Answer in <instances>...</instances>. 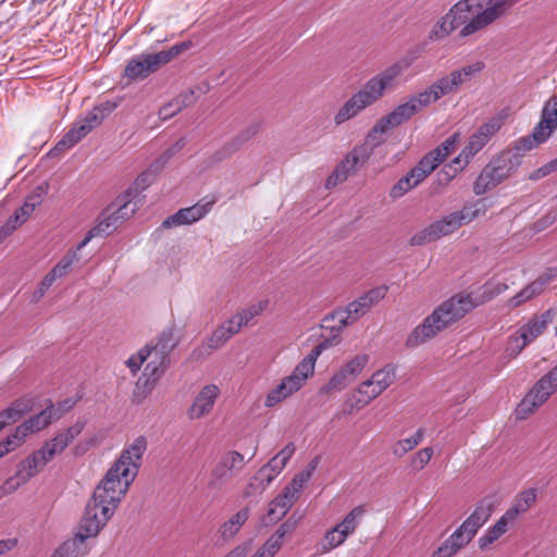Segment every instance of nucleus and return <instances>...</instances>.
<instances>
[{"instance_id":"35","label":"nucleus","mask_w":557,"mask_h":557,"mask_svg":"<svg viewBox=\"0 0 557 557\" xmlns=\"http://www.w3.org/2000/svg\"><path fill=\"white\" fill-rule=\"evenodd\" d=\"M347 537L348 536L335 525L325 533L322 541L318 544V550L320 554H326L344 544Z\"/></svg>"},{"instance_id":"48","label":"nucleus","mask_w":557,"mask_h":557,"mask_svg":"<svg viewBox=\"0 0 557 557\" xmlns=\"http://www.w3.org/2000/svg\"><path fill=\"white\" fill-rule=\"evenodd\" d=\"M81 249L70 250L57 263V265L49 272L55 280L66 274L70 267L78 261V251Z\"/></svg>"},{"instance_id":"19","label":"nucleus","mask_w":557,"mask_h":557,"mask_svg":"<svg viewBox=\"0 0 557 557\" xmlns=\"http://www.w3.org/2000/svg\"><path fill=\"white\" fill-rule=\"evenodd\" d=\"M161 66L156 53H141L128 61L125 76L131 79H144Z\"/></svg>"},{"instance_id":"50","label":"nucleus","mask_w":557,"mask_h":557,"mask_svg":"<svg viewBox=\"0 0 557 557\" xmlns=\"http://www.w3.org/2000/svg\"><path fill=\"white\" fill-rule=\"evenodd\" d=\"M269 306V300L263 299L258 302L249 305L247 308L237 312L243 323L247 325L252 319L259 317Z\"/></svg>"},{"instance_id":"21","label":"nucleus","mask_w":557,"mask_h":557,"mask_svg":"<svg viewBox=\"0 0 557 557\" xmlns=\"http://www.w3.org/2000/svg\"><path fill=\"white\" fill-rule=\"evenodd\" d=\"M121 224L117 215L113 213V207L108 206L100 218L97 225H95L86 234L85 238L78 244L77 249H83L92 238L111 234L117 225Z\"/></svg>"},{"instance_id":"41","label":"nucleus","mask_w":557,"mask_h":557,"mask_svg":"<svg viewBox=\"0 0 557 557\" xmlns=\"http://www.w3.org/2000/svg\"><path fill=\"white\" fill-rule=\"evenodd\" d=\"M431 88L436 99L440 100L442 97L447 96L449 94L456 92L459 88L458 83L454 78L453 74L449 73L446 76H443L435 81Z\"/></svg>"},{"instance_id":"40","label":"nucleus","mask_w":557,"mask_h":557,"mask_svg":"<svg viewBox=\"0 0 557 557\" xmlns=\"http://www.w3.org/2000/svg\"><path fill=\"white\" fill-rule=\"evenodd\" d=\"M437 166L433 163L430 158L424 156L418 164L410 170L409 177L412 181V185L416 187L421 184Z\"/></svg>"},{"instance_id":"13","label":"nucleus","mask_w":557,"mask_h":557,"mask_svg":"<svg viewBox=\"0 0 557 557\" xmlns=\"http://www.w3.org/2000/svg\"><path fill=\"white\" fill-rule=\"evenodd\" d=\"M244 466L245 458L242 454L235 450L225 453L212 469L208 481V487L210 490H220L235 474H237Z\"/></svg>"},{"instance_id":"16","label":"nucleus","mask_w":557,"mask_h":557,"mask_svg":"<svg viewBox=\"0 0 557 557\" xmlns=\"http://www.w3.org/2000/svg\"><path fill=\"white\" fill-rule=\"evenodd\" d=\"M221 391L215 384L205 385L195 396L193 404L187 410V416L190 420H199L209 416L215 405L216 399L220 397Z\"/></svg>"},{"instance_id":"34","label":"nucleus","mask_w":557,"mask_h":557,"mask_svg":"<svg viewBox=\"0 0 557 557\" xmlns=\"http://www.w3.org/2000/svg\"><path fill=\"white\" fill-rule=\"evenodd\" d=\"M395 376V367L392 364H387L382 369L375 371L367 381L376 388V393L382 394L387 387H389L394 383Z\"/></svg>"},{"instance_id":"59","label":"nucleus","mask_w":557,"mask_h":557,"mask_svg":"<svg viewBox=\"0 0 557 557\" xmlns=\"http://www.w3.org/2000/svg\"><path fill=\"white\" fill-rule=\"evenodd\" d=\"M434 450L432 447H424L417 451L411 458L412 468L416 470L423 469L430 462Z\"/></svg>"},{"instance_id":"54","label":"nucleus","mask_w":557,"mask_h":557,"mask_svg":"<svg viewBox=\"0 0 557 557\" xmlns=\"http://www.w3.org/2000/svg\"><path fill=\"white\" fill-rule=\"evenodd\" d=\"M409 100L414 104L417 112L437 101L431 86L418 95L410 97Z\"/></svg>"},{"instance_id":"11","label":"nucleus","mask_w":557,"mask_h":557,"mask_svg":"<svg viewBox=\"0 0 557 557\" xmlns=\"http://www.w3.org/2000/svg\"><path fill=\"white\" fill-rule=\"evenodd\" d=\"M329 346V342L324 341L318 344L293 370V372L285 376L280 384V392L288 398L294 393L298 392L313 374L318 357Z\"/></svg>"},{"instance_id":"62","label":"nucleus","mask_w":557,"mask_h":557,"mask_svg":"<svg viewBox=\"0 0 557 557\" xmlns=\"http://www.w3.org/2000/svg\"><path fill=\"white\" fill-rule=\"evenodd\" d=\"M295 529L296 521L288 519L285 522H283L271 536L278 541L281 544H283L285 536L292 533Z\"/></svg>"},{"instance_id":"8","label":"nucleus","mask_w":557,"mask_h":557,"mask_svg":"<svg viewBox=\"0 0 557 557\" xmlns=\"http://www.w3.org/2000/svg\"><path fill=\"white\" fill-rule=\"evenodd\" d=\"M115 103H101L92 108L86 115L76 120L72 127L58 141L51 153L57 151H65L74 147L83 138H85L94 128L99 126L104 117L114 109Z\"/></svg>"},{"instance_id":"6","label":"nucleus","mask_w":557,"mask_h":557,"mask_svg":"<svg viewBox=\"0 0 557 557\" xmlns=\"http://www.w3.org/2000/svg\"><path fill=\"white\" fill-rule=\"evenodd\" d=\"M486 210L487 207L484 200L466 205L460 211L451 212L412 235L409 244L411 246H422L450 235L461 225L470 223L480 214H484Z\"/></svg>"},{"instance_id":"58","label":"nucleus","mask_w":557,"mask_h":557,"mask_svg":"<svg viewBox=\"0 0 557 557\" xmlns=\"http://www.w3.org/2000/svg\"><path fill=\"white\" fill-rule=\"evenodd\" d=\"M529 344H524V339L521 337V334L518 332L517 334H512L508 338L507 347H506V355L508 357L515 358L517 357L525 346Z\"/></svg>"},{"instance_id":"51","label":"nucleus","mask_w":557,"mask_h":557,"mask_svg":"<svg viewBox=\"0 0 557 557\" xmlns=\"http://www.w3.org/2000/svg\"><path fill=\"white\" fill-rule=\"evenodd\" d=\"M176 346V342L174 339V334L171 330L163 331L154 345L151 347L157 349L160 354H163V356L170 357V352L173 350V348Z\"/></svg>"},{"instance_id":"20","label":"nucleus","mask_w":557,"mask_h":557,"mask_svg":"<svg viewBox=\"0 0 557 557\" xmlns=\"http://www.w3.org/2000/svg\"><path fill=\"white\" fill-rule=\"evenodd\" d=\"M285 466V463H283L274 456L253 475V478L248 484V488L251 491H247L246 495H250L251 493L255 492L262 493L271 484V482L282 472Z\"/></svg>"},{"instance_id":"60","label":"nucleus","mask_w":557,"mask_h":557,"mask_svg":"<svg viewBox=\"0 0 557 557\" xmlns=\"http://www.w3.org/2000/svg\"><path fill=\"white\" fill-rule=\"evenodd\" d=\"M26 437L24 434L18 433V428L16 426L14 432L9 435L4 441L0 442L3 448H8V454L10 451L18 448L24 442Z\"/></svg>"},{"instance_id":"28","label":"nucleus","mask_w":557,"mask_h":557,"mask_svg":"<svg viewBox=\"0 0 557 557\" xmlns=\"http://www.w3.org/2000/svg\"><path fill=\"white\" fill-rule=\"evenodd\" d=\"M250 516V509L244 507L233 515L227 521H225L220 528L221 537L225 541L234 539L239 532L244 523Z\"/></svg>"},{"instance_id":"38","label":"nucleus","mask_w":557,"mask_h":557,"mask_svg":"<svg viewBox=\"0 0 557 557\" xmlns=\"http://www.w3.org/2000/svg\"><path fill=\"white\" fill-rule=\"evenodd\" d=\"M424 438V430L422 428L418 429L416 433L404 440H399L396 442L392 448L394 456L401 458L408 451L414 449Z\"/></svg>"},{"instance_id":"3","label":"nucleus","mask_w":557,"mask_h":557,"mask_svg":"<svg viewBox=\"0 0 557 557\" xmlns=\"http://www.w3.org/2000/svg\"><path fill=\"white\" fill-rule=\"evenodd\" d=\"M410 65V59H400L386 67L380 74L369 79L358 92L352 95L343 104L334 116V123L336 125H341L357 116L362 110L377 101L386 89L394 86L397 77L400 76Z\"/></svg>"},{"instance_id":"44","label":"nucleus","mask_w":557,"mask_h":557,"mask_svg":"<svg viewBox=\"0 0 557 557\" xmlns=\"http://www.w3.org/2000/svg\"><path fill=\"white\" fill-rule=\"evenodd\" d=\"M369 362L367 354H360L350 359L341 369L351 380V382L362 372Z\"/></svg>"},{"instance_id":"49","label":"nucleus","mask_w":557,"mask_h":557,"mask_svg":"<svg viewBox=\"0 0 557 557\" xmlns=\"http://www.w3.org/2000/svg\"><path fill=\"white\" fill-rule=\"evenodd\" d=\"M467 164H463V159L460 163H455V159L446 164L436 175V182L441 186H446L456 174L461 171Z\"/></svg>"},{"instance_id":"15","label":"nucleus","mask_w":557,"mask_h":557,"mask_svg":"<svg viewBox=\"0 0 557 557\" xmlns=\"http://www.w3.org/2000/svg\"><path fill=\"white\" fill-rule=\"evenodd\" d=\"M469 18L461 0L457 1L448 12L433 25L429 33V39L436 41L448 37L459 26L462 25L463 27Z\"/></svg>"},{"instance_id":"63","label":"nucleus","mask_w":557,"mask_h":557,"mask_svg":"<svg viewBox=\"0 0 557 557\" xmlns=\"http://www.w3.org/2000/svg\"><path fill=\"white\" fill-rule=\"evenodd\" d=\"M55 278L48 272L46 276L40 282L38 288L34 292L32 300L37 302L40 300L46 292L51 287V285L54 283Z\"/></svg>"},{"instance_id":"45","label":"nucleus","mask_w":557,"mask_h":557,"mask_svg":"<svg viewBox=\"0 0 557 557\" xmlns=\"http://www.w3.org/2000/svg\"><path fill=\"white\" fill-rule=\"evenodd\" d=\"M485 67L484 62L478 61L466 65L457 71L450 72L459 86L469 82L473 76L482 72Z\"/></svg>"},{"instance_id":"5","label":"nucleus","mask_w":557,"mask_h":557,"mask_svg":"<svg viewBox=\"0 0 557 557\" xmlns=\"http://www.w3.org/2000/svg\"><path fill=\"white\" fill-rule=\"evenodd\" d=\"M521 0H461L468 23L459 30L460 38L471 37L509 16Z\"/></svg>"},{"instance_id":"14","label":"nucleus","mask_w":557,"mask_h":557,"mask_svg":"<svg viewBox=\"0 0 557 557\" xmlns=\"http://www.w3.org/2000/svg\"><path fill=\"white\" fill-rule=\"evenodd\" d=\"M417 112L414 109V104L410 102L408 99L407 102L399 104L396 107L391 113L383 116L369 133L367 140L373 147L377 146L382 143V138L377 137L379 135H383L387 131L393 127H396L406 121H408L411 116H413Z\"/></svg>"},{"instance_id":"29","label":"nucleus","mask_w":557,"mask_h":557,"mask_svg":"<svg viewBox=\"0 0 557 557\" xmlns=\"http://www.w3.org/2000/svg\"><path fill=\"white\" fill-rule=\"evenodd\" d=\"M490 141V139L476 129L469 138L468 144L463 147L458 157L455 158V163H460L463 159V164H468L479 151H481Z\"/></svg>"},{"instance_id":"37","label":"nucleus","mask_w":557,"mask_h":557,"mask_svg":"<svg viewBox=\"0 0 557 557\" xmlns=\"http://www.w3.org/2000/svg\"><path fill=\"white\" fill-rule=\"evenodd\" d=\"M544 281L536 280L529 285H527L524 288H522L517 295H515L509 300V306L512 308H516L523 302L532 299L534 296L540 295L544 289Z\"/></svg>"},{"instance_id":"30","label":"nucleus","mask_w":557,"mask_h":557,"mask_svg":"<svg viewBox=\"0 0 557 557\" xmlns=\"http://www.w3.org/2000/svg\"><path fill=\"white\" fill-rule=\"evenodd\" d=\"M111 207H113V213L117 215L121 223H123L136 212L138 201H134L132 190H126L111 203Z\"/></svg>"},{"instance_id":"43","label":"nucleus","mask_w":557,"mask_h":557,"mask_svg":"<svg viewBox=\"0 0 557 557\" xmlns=\"http://www.w3.org/2000/svg\"><path fill=\"white\" fill-rule=\"evenodd\" d=\"M259 132V125L253 123L244 128L239 134L234 138V140L225 146L226 154L230 156L235 152L242 145L253 138Z\"/></svg>"},{"instance_id":"36","label":"nucleus","mask_w":557,"mask_h":557,"mask_svg":"<svg viewBox=\"0 0 557 557\" xmlns=\"http://www.w3.org/2000/svg\"><path fill=\"white\" fill-rule=\"evenodd\" d=\"M459 141V134L455 133L449 136L444 143L437 148L431 150L425 156L438 166L454 150L455 146Z\"/></svg>"},{"instance_id":"53","label":"nucleus","mask_w":557,"mask_h":557,"mask_svg":"<svg viewBox=\"0 0 557 557\" xmlns=\"http://www.w3.org/2000/svg\"><path fill=\"white\" fill-rule=\"evenodd\" d=\"M231 338L230 334L225 330V327L220 324L211 334V336L207 339L206 345L208 349L216 350L221 348L228 339Z\"/></svg>"},{"instance_id":"47","label":"nucleus","mask_w":557,"mask_h":557,"mask_svg":"<svg viewBox=\"0 0 557 557\" xmlns=\"http://www.w3.org/2000/svg\"><path fill=\"white\" fill-rule=\"evenodd\" d=\"M506 116H507L506 113L500 112V113L490 117L478 129L481 133H483L491 140L505 124Z\"/></svg>"},{"instance_id":"42","label":"nucleus","mask_w":557,"mask_h":557,"mask_svg":"<svg viewBox=\"0 0 557 557\" xmlns=\"http://www.w3.org/2000/svg\"><path fill=\"white\" fill-rule=\"evenodd\" d=\"M547 139H540L539 136L535 135V128L533 129L530 136H525L520 138L512 148L507 149L506 151H515L519 156V165L521 164L522 157L525 151L532 150L540 144L545 143Z\"/></svg>"},{"instance_id":"39","label":"nucleus","mask_w":557,"mask_h":557,"mask_svg":"<svg viewBox=\"0 0 557 557\" xmlns=\"http://www.w3.org/2000/svg\"><path fill=\"white\" fill-rule=\"evenodd\" d=\"M366 513V509L363 506H356L352 508L345 517L344 519L337 523L336 525L347 535H351L358 525L360 524V521L362 517Z\"/></svg>"},{"instance_id":"26","label":"nucleus","mask_w":557,"mask_h":557,"mask_svg":"<svg viewBox=\"0 0 557 557\" xmlns=\"http://www.w3.org/2000/svg\"><path fill=\"white\" fill-rule=\"evenodd\" d=\"M537 492L535 488H528L519 493L512 506L505 512L513 522L517 518L527 512L536 502Z\"/></svg>"},{"instance_id":"31","label":"nucleus","mask_w":557,"mask_h":557,"mask_svg":"<svg viewBox=\"0 0 557 557\" xmlns=\"http://www.w3.org/2000/svg\"><path fill=\"white\" fill-rule=\"evenodd\" d=\"M498 504L499 497L497 494H488L478 502L470 516L484 525Z\"/></svg>"},{"instance_id":"18","label":"nucleus","mask_w":557,"mask_h":557,"mask_svg":"<svg viewBox=\"0 0 557 557\" xmlns=\"http://www.w3.org/2000/svg\"><path fill=\"white\" fill-rule=\"evenodd\" d=\"M151 356L147 363L143 376L138 380L137 385L141 384L147 391H151L156 382L163 375L170 364V357L163 356L157 349L150 347Z\"/></svg>"},{"instance_id":"2","label":"nucleus","mask_w":557,"mask_h":557,"mask_svg":"<svg viewBox=\"0 0 557 557\" xmlns=\"http://www.w3.org/2000/svg\"><path fill=\"white\" fill-rule=\"evenodd\" d=\"M85 422L77 421L73 425L58 432L51 440L29 456L18 462L14 475L7 479L0 487L3 494H11L20 486L26 484L40 472L55 456L61 455L65 448L83 432Z\"/></svg>"},{"instance_id":"55","label":"nucleus","mask_w":557,"mask_h":557,"mask_svg":"<svg viewBox=\"0 0 557 557\" xmlns=\"http://www.w3.org/2000/svg\"><path fill=\"white\" fill-rule=\"evenodd\" d=\"M315 465H310V468L296 474L292 482L286 485L288 490L295 493L298 497L304 488V485L309 481Z\"/></svg>"},{"instance_id":"17","label":"nucleus","mask_w":557,"mask_h":557,"mask_svg":"<svg viewBox=\"0 0 557 557\" xmlns=\"http://www.w3.org/2000/svg\"><path fill=\"white\" fill-rule=\"evenodd\" d=\"M213 201L198 202L191 207L180 209L176 213L168 216L161 224L163 228H171L181 225H188L202 219L209 213Z\"/></svg>"},{"instance_id":"33","label":"nucleus","mask_w":557,"mask_h":557,"mask_svg":"<svg viewBox=\"0 0 557 557\" xmlns=\"http://www.w3.org/2000/svg\"><path fill=\"white\" fill-rule=\"evenodd\" d=\"M375 391L376 388L372 386V384H370L368 381H363L361 384H359L355 391L354 400L350 403L351 406L348 412L351 413L354 408H363L371 400L380 396L381 393H376Z\"/></svg>"},{"instance_id":"57","label":"nucleus","mask_w":557,"mask_h":557,"mask_svg":"<svg viewBox=\"0 0 557 557\" xmlns=\"http://www.w3.org/2000/svg\"><path fill=\"white\" fill-rule=\"evenodd\" d=\"M416 185H412V181L409 175H405L398 180L389 190V197L392 199H398L406 195L409 190L413 189Z\"/></svg>"},{"instance_id":"1","label":"nucleus","mask_w":557,"mask_h":557,"mask_svg":"<svg viewBox=\"0 0 557 557\" xmlns=\"http://www.w3.org/2000/svg\"><path fill=\"white\" fill-rule=\"evenodd\" d=\"M146 450V437H136L122 450L119 459L107 471L87 503L77 528L85 537H97L107 525L137 476Z\"/></svg>"},{"instance_id":"56","label":"nucleus","mask_w":557,"mask_h":557,"mask_svg":"<svg viewBox=\"0 0 557 557\" xmlns=\"http://www.w3.org/2000/svg\"><path fill=\"white\" fill-rule=\"evenodd\" d=\"M151 356L150 345H146L141 349L138 350L136 355L131 356L126 360V366L131 369V371L135 374L141 368L143 363L149 359Z\"/></svg>"},{"instance_id":"9","label":"nucleus","mask_w":557,"mask_h":557,"mask_svg":"<svg viewBox=\"0 0 557 557\" xmlns=\"http://www.w3.org/2000/svg\"><path fill=\"white\" fill-rule=\"evenodd\" d=\"M557 391V366L543 375L516 408L519 420L527 419Z\"/></svg>"},{"instance_id":"32","label":"nucleus","mask_w":557,"mask_h":557,"mask_svg":"<svg viewBox=\"0 0 557 557\" xmlns=\"http://www.w3.org/2000/svg\"><path fill=\"white\" fill-rule=\"evenodd\" d=\"M547 324L548 320L545 318V314H542L529 320L528 323L523 324L518 332L524 339V344H531L535 338L543 334Z\"/></svg>"},{"instance_id":"22","label":"nucleus","mask_w":557,"mask_h":557,"mask_svg":"<svg viewBox=\"0 0 557 557\" xmlns=\"http://www.w3.org/2000/svg\"><path fill=\"white\" fill-rule=\"evenodd\" d=\"M557 128V96L550 97L542 109L541 121L535 126L540 139H548Z\"/></svg>"},{"instance_id":"46","label":"nucleus","mask_w":557,"mask_h":557,"mask_svg":"<svg viewBox=\"0 0 557 557\" xmlns=\"http://www.w3.org/2000/svg\"><path fill=\"white\" fill-rule=\"evenodd\" d=\"M351 383V380L347 377L342 369L335 372L329 382L323 385L320 389L321 394H331L333 392H339L344 389L348 384Z\"/></svg>"},{"instance_id":"25","label":"nucleus","mask_w":557,"mask_h":557,"mask_svg":"<svg viewBox=\"0 0 557 557\" xmlns=\"http://www.w3.org/2000/svg\"><path fill=\"white\" fill-rule=\"evenodd\" d=\"M87 537L79 533L78 531L75 535L65 541L62 545H60L53 553L52 557H78L84 556L89 552V547L87 545Z\"/></svg>"},{"instance_id":"27","label":"nucleus","mask_w":557,"mask_h":557,"mask_svg":"<svg viewBox=\"0 0 557 557\" xmlns=\"http://www.w3.org/2000/svg\"><path fill=\"white\" fill-rule=\"evenodd\" d=\"M513 521L504 513L493 527L488 528L486 532L479 539V546L481 549H486L491 544L505 534Z\"/></svg>"},{"instance_id":"7","label":"nucleus","mask_w":557,"mask_h":557,"mask_svg":"<svg viewBox=\"0 0 557 557\" xmlns=\"http://www.w3.org/2000/svg\"><path fill=\"white\" fill-rule=\"evenodd\" d=\"M519 166L517 152L503 151L481 171L473 184L474 194L478 196L484 195L511 176Z\"/></svg>"},{"instance_id":"24","label":"nucleus","mask_w":557,"mask_h":557,"mask_svg":"<svg viewBox=\"0 0 557 557\" xmlns=\"http://www.w3.org/2000/svg\"><path fill=\"white\" fill-rule=\"evenodd\" d=\"M54 407L52 405L48 406L46 409L41 410L39 413L30 417L28 420L20 424L18 433L24 434L27 437L29 434L39 432L47 428L54 419Z\"/></svg>"},{"instance_id":"61","label":"nucleus","mask_w":557,"mask_h":557,"mask_svg":"<svg viewBox=\"0 0 557 557\" xmlns=\"http://www.w3.org/2000/svg\"><path fill=\"white\" fill-rule=\"evenodd\" d=\"M11 406H13L17 413L23 417L34 408V398L30 396H23L14 400Z\"/></svg>"},{"instance_id":"52","label":"nucleus","mask_w":557,"mask_h":557,"mask_svg":"<svg viewBox=\"0 0 557 557\" xmlns=\"http://www.w3.org/2000/svg\"><path fill=\"white\" fill-rule=\"evenodd\" d=\"M156 171L152 170V166L147 171L143 172L135 180L132 187L127 190H132V197L135 198L138 194L145 190L148 186H150L154 180Z\"/></svg>"},{"instance_id":"12","label":"nucleus","mask_w":557,"mask_h":557,"mask_svg":"<svg viewBox=\"0 0 557 557\" xmlns=\"http://www.w3.org/2000/svg\"><path fill=\"white\" fill-rule=\"evenodd\" d=\"M371 154L372 148L368 146V143L356 146L327 177L326 187L330 188L345 182L350 175L356 173L360 165L368 161Z\"/></svg>"},{"instance_id":"23","label":"nucleus","mask_w":557,"mask_h":557,"mask_svg":"<svg viewBox=\"0 0 557 557\" xmlns=\"http://www.w3.org/2000/svg\"><path fill=\"white\" fill-rule=\"evenodd\" d=\"M297 499L298 496L285 486L282 493L276 496L269 505L267 513L269 522H277L283 517H285L287 511Z\"/></svg>"},{"instance_id":"10","label":"nucleus","mask_w":557,"mask_h":557,"mask_svg":"<svg viewBox=\"0 0 557 557\" xmlns=\"http://www.w3.org/2000/svg\"><path fill=\"white\" fill-rule=\"evenodd\" d=\"M386 292L387 288L384 286L372 288L356 300L349 302L344 310L335 311L331 318L326 319V321H336L337 324L332 325L331 327L341 332L347 325L356 322L364 315L375 304L385 297Z\"/></svg>"},{"instance_id":"64","label":"nucleus","mask_w":557,"mask_h":557,"mask_svg":"<svg viewBox=\"0 0 557 557\" xmlns=\"http://www.w3.org/2000/svg\"><path fill=\"white\" fill-rule=\"evenodd\" d=\"M459 549L457 545L454 544L450 540H445V542L433 553L432 557H453L455 556Z\"/></svg>"},{"instance_id":"4","label":"nucleus","mask_w":557,"mask_h":557,"mask_svg":"<svg viewBox=\"0 0 557 557\" xmlns=\"http://www.w3.org/2000/svg\"><path fill=\"white\" fill-rule=\"evenodd\" d=\"M473 308L469 295L458 294L436 307L406 339L407 347H417L435 337L451 323L461 319Z\"/></svg>"}]
</instances>
